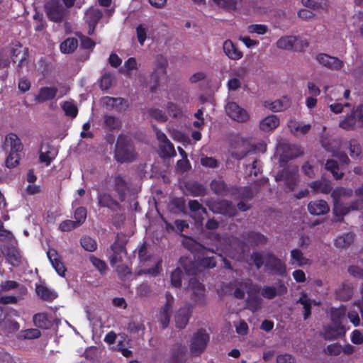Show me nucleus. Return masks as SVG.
Here are the masks:
<instances>
[{"label":"nucleus","mask_w":363,"mask_h":363,"mask_svg":"<svg viewBox=\"0 0 363 363\" xmlns=\"http://www.w3.org/2000/svg\"><path fill=\"white\" fill-rule=\"evenodd\" d=\"M3 148L6 151L10 150V152L18 153L23 150V145L16 134L10 133L6 136Z\"/></svg>","instance_id":"obj_17"},{"label":"nucleus","mask_w":363,"mask_h":363,"mask_svg":"<svg viewBox=\"0 0 363 363\" xmlns=\"http://www.w3.org/2000/svg\"><path fill=\"white\" fill-rule=\"evenodd\" d=\"M174 303V298L170 294H166V303L162 308L160 314L162 318H169L172 315V308Z\"/></svg>","instance_id":"obj_47"},{"label":"nucleus","mask_w":363,"mask_h":363,"mask_svg":"<svg viewBox=\"0 0 363 363\" xmlns=\"http://www.w3.org/2000/svg\"><path fill=\"white\" fill-rule=\"evenodd\" d=\"M57 155V151L56 149L47 144L45 147H42V151L40 154V160L41 162L45 163L46 165H49Z\"/></svg>","instance_id":"obj_29"},{"label":"nucleus","mask_w":363,"mask_h":363,"mask_svg":"<svg viewBox=\"0 0 363 363\" xmlns=\"http://www.w3.org/2000/svg\"><path fill=\"white\" fill-rule=\"evenodd\" d=\"M325 169L331 172L333 177L336 179H341L344 175V174L342 172H340V173L338 172L339 166H338L337 162L335 160H327L326 164H325Z\"/></svg>","instance_id":"obj_50"},{"label":"nucleus","mask_w":363,"mask_h":363,"mask_svg":"<svg viewBox=\"0 0 363 363\" xmlns=\"http://www.w3.org/2000/svg\"><path fill=\"white\" fill-rule=\"evenodd\" d=\"M283 169L275 176L277 182L284 181L289 184H295L296 175L298 172L297 166H282Z\"/></svg>","instance_id":"obj_14"},{"label":"nucleus","mask_w":363,"mask_h":363,"mask_svg":"<svg viewBox=\"0 0 363 363\" xmlns=\"http://www.w3.org/2000/svg\"><path fill=\"white\" fill-rule=\"evenodd\" d=\"M302 4L314 10H326L328 7V0H302Z\"/></svg>","instance_id":"obj_40"},{"label":"nucleus","mask_w":363,"mask_h":363,"mask_svg":"<svg viewBox=\"0 0 363 363\" xmlns=\"http://www.w3.org/2000/svg\"><path fill=\"white\" fill-rule=\"evenodd\" d=\"M86 22L96 26L103 16L102 11L99 9L91 7L86 11Z\"/></svg>","instance_id":"obj_35"},{"label":"nucleus","mask_w":363,"mask_h":363,"mask_svg":"<svg viewBox=\"0 0 363 363\" xmlns=\"http://www.w3.org/2000/svg\"><path fill=\"white\" fill-rule=\"evenodd\" d=\"M315 59L320 64L330 69L340 70L344 65L343 61L339 58L325 53L317 55Z\"/></svg>","instance_id":"obj_13"},{"label":"nucleus","mask_w":363,"mask_h":363,"mask_svg":"<svg viewBox=\"0 0 363 363\" xmlns=\"http://www.w3.org/2000/svg\"><path fill=\"white\" fill-rule=\"evenodd\" d=\"M262 299L260 297L252 296V294L248 295L247 300V308L252 312H255L262 308Z\"/></svg>","instance_id":"obj_42"},{"label":"nucleus","mask_w":363,"mask_h":363,"mask_svg":"<svg viewBox=\"0 0 363 363\" xmlns=\"http://www.w3.org/2000/svg\"><path fill=\"white\" fill-rule=\"evenodd\" d=\"M28 56V48H23L22 45L18 43H14L11 45V58L14 63L18 62V67H21L23 62L26 60Z\"/></svg>","instance_id":"obj_15"},{"label":"nucleus","mask_w":363,"mask_h":363,"mask_svg":"<svg viewBox=\"0 0 363 363\" xmlns=\"http://www.w3.org/2000/svg\"><path fill=\"white\" fill-rule=\"evenodd\" d=\"M125 240L121 239L118 235L116 237L114 243L110 247L111 251L110 263L111 265H114L123 261V257L126 255L125 248Z\"/></svg>","instance_id":"obj_8"},{"label":"nucleus","mask_w":363,"mask_h":363,"mask_svg":"<svg viewBox=\"0 0 363 363\" xmlns=\"http://www.w3.org/2000/svg\"><path fill=\"white\" fill-rule=\"evenodd\" d=\"M209 334L203 328L199 329L194 333L190 345L191 352L194 354L199 355L202 353L206 348L209 342Z\"/></svg>","instance_id":"obj_5"},{"label":"nucleus","mask_w":363,"mask_h":363,"mask_svg":"<svg viewBox=\"0 0 363 363\" xmlns=\"http://www.w3.org/2000/svg\"><path fill=\"white\" fill-rule=\"evenodd\" d=\"M255 287L256 286L254 285L250 280H245L241 282H235L233 295L237 298L242 299L245 297V291L249 295L255 290Z\"/></svg>","instance_id":"obj_18"},{"label":"nucleus","mask_w":363,"mask_h":363,"mask_svg":"<svg viewBox=\"0 0 363 363\" xmlns=\"http://www.w3.org/2000/svg\"><path fill=\"white\" fill-rule=\"evenodd\" d=\"M354 238L355 235L353 233H343L336 238L334 245L337 248L346 249L353 244Z\"/></svg>","instance_id":"obj_26"},{"label":"nucleus","mask_w":363,"mask_h":363,"mask_svg":"<svg viewBox=\"0 0 363 363\" xmlns=\"http://www.w3.org/2000/svg\"><path fill=\"white\" fill-rule=\"evenodd\" d=\"M277 151L279 152V163L281 166H286L289 160L301 156L303 154V151L300 146L286 142L280 143L277 146Z\"/></svg>","instance_id":"obj_3"},{"label":"nucleus","mask_w":363,"mask_h":363,"mask_svg":"<svg viewBox=\"0 0 363 363\" xmlns=\"http://www.w3.org/2000/svg\"><path fill=\"white\" fill-rule=\"evenodd\" d=\"M211 189L218 195H225L228 192V189L222 179H214L211 182Z\"/></svg>","instance_id":"obj_38"},{"label":"nucleus","mask_w":363,"mask_h":363,"mask_svg":"<svg viewBox=\"0 0 363 363\" xmlns=\"http://www.w3.org/2000/svg\"><path fill=\"white\" fill-rule=\"evenodd\" d=\"M81 245L84 250L89 252H94L96 249V241L88 236L83 237L81 239Z\"/></svg>","instance_id":"obj_56"},{"label":"nucleus","mask_w":363,"mask_h":363,"mask_svg":"<svg viewBox=\"0 0 363 363\" xmlns=\"http://www.w3.org/2000/svg\"><path fill=\"white\" fill-rule=\"evenodd\" d=\"M223 50L225 55L233 60H237L242 57V52L240 51L230 40L223 43Z\"/></svg>","instance_id":"obj_31"},{"label":"nucleus","mask_w":363,"mask_h":363,"mask_svg":"<svg viewBox=\"0 0 363 363\" xmlns=\"http://www.w3.org/2000/svg\"><path fill=\"white\" fill-rule=\"evenodd\" d=\"M296 358L289 353L278 354L276 358V363H295Z\"/></svg>","instance_id":"obj_64"},{"label":"nucleus","mask_w":363,"mask_h":363,"mask_svg":"<svg viewBox=\"0 0 363 363\" xmlns=\"http://www.w3.org/2000/svg\"><path fill=\"white\" fill-rule=\"evenodd\" d=\"M160 155L162 157H171L176 155L172 143L168 140L159 145Z\"/></svg>","instance_id":"obj_41"},{"label":"nucleus","mask_w":363,"mask_h":363,"mask_svg":"<svg viewBox=\"0 0 363 363\" xmlns=\"http://www.w3.org/2000/svg\"><path fill=\"white\" fill-rule=\"evenodd\" d=\"M242 238L245 239L250 245H259L265 244L267 241V238L260 233L255 231H249L245 233Z\"/></svg>","instance_id":"obj_28"},{"label":"nucleus","mask_w":363,"mask_h":363,"mask_svg":"<svg viewBox=\"0 0 363 363\" xmlns=\"http://www.w3.org/2000/svg\"><path fill=\"white\" fill-rule=\"evenodd\" d=\"M167 60L163 55H157L155 59V67L154 69L159 70L160 74H167Z\"/></svg>","instance_id":"obj_52"},{"label":"nucleus","mask_w":363,"mask_h":363,"mask_svg":"<svg viewBox=\"0 0 363 363\" xmlns=\"http://www.w3.org/2000/svg\"><path fill=\"white\" fill-rule=\"evenodd\" d=\"M287 292L286 286L281 282L275 286H264L260 289V294L267 299H273L277 296H282Z\"/></svg>","instance_id":"obj_10"},{"label":"nucleus","mask_w":363,"mask_h":363,"mask_svg":"<svg viewBox=\"0 0 363 363\" xmlns=\"http://www.w3.org/2000/svg\"><path fill=\"white\" fill-rule=\"evenodd\" d=\"M296 40L294 35H286L280 38L277 42V46L283 50H294V44Z\"/></svg>","instance_id":"obj_39"},{"label":"nucleus","mask_w":363,"mask_h":363,"mask_svg":"<svg viewBox=\"0 0 363 363\" xmlns=\"http://www.w3.org/2000/svg\"><path fill=\"white\" fill-rule=\"evenodd\" d=\"M57 93L56 87H42L39 90L38 94L35 96V101L38 102H44L54 99Z\"/></svg>","instance_id":"obj_30"},{"label":"nucleus","mask_w":363,"mask_h":363,"mask_svg":"<svg viewBox=\"0 0 363 363\" xmlns=\"http://www.w3.org/2000/svg\"><path fill=\"white\" fill-rule=\"evenodd\" d=\"M168 114L173 118H179L182 116V111L179 106L173 102H168L166 105Z\"/></svg>","instance_id":"obj_61"},{"label":"nucleus","mask_w":363,"mask_h":363,"mask_svg":"<svg viewBox=\"0 0 363 363\" xmlns=\"http://www.w3.org/2000/svg\"><path fill=\"white\" fill-rule=\"evenodd\" d=\"M291 257L298 266H303L310 263L309 259L303 256V253L299 249H293L291 251Z\"/></svg>","instance_id":"obj_49"},{"label":"nucleus","mask_w":363,"mask_h":363,"mask_svg":"<svg viewBox=\"0 0 363 363\" xmlns=\"http://www.w3.org/2000/svg\"><path fill=\"white\" fill-rule=\"evenodd\" d=\"M252 151L253 147L247 140H240L237 142L230 154L233 158L240 160Z\"/></svg>","instance_id":"obj_12"},{"label":"nucleus","mask_w":363,"mask_h":363,"mask_svg":"<svg viewBox=\"0 0 363 363\" xmlns=\"http://www.w3.org/2000/svg\"><path fill=\"white\" fill-rule=\"evenodd\" d=\"M48 18L55 23L62 22L69 13L60 0H50L44 5Z\"/></svg>","instance_id":"obj_2"},{"label":"nucleus","mask_w":363,"mask_h":363,"mask_svg":"<svg viewBox=\"0 0 363 363\" xmlns=\"http://www.w3.org/2000/svg\"><path fill=\"white\" fill-rule=\"evenodd\" d=\"M288 127L293 134L301 133L302 135L306 134L311 129L310 124H302L296 120H291L288 123Z\"/></svg>","instance_id":"obj_34"},{"label":"nucleus","mask_w":363,"mask_h":363,"mask_svg":"<svg viewBox=\"0 0 363 363\" xmlns=\"http://www.w3.org/2000/svg\"><path fill=\"white\" fill-rule=\"evenodd\" d=\"M167 74H160L159 70L154 69L150 74V82L153 84L150 86L151 92H155L160 86V81L164 78Z\"/></svg>","instance_id":"obj_45"},{"label":"nucleus","mask_w":363,"mask_h":363,"mask_svg":"<svg viewBox=\"0 0 363 363\" xmlns=\"http://www.w3.org/2000/svg\"><path fill=\"white\" fill-rule=\"evenodd\" d=\"M308 210L312 215L320 216L328 213L330 211V207L325 201L316 200L311 201L308 204Z\"/></svg>","instance_id":"obj_21"},{"label":"nucleus","mask_w":363,"mask_h":363,"mask_svg":"<svg viewBox=\"0 0 363 363\" xmlns=\"http://www.w3.org/2000/svg\"><path fill=\"white\" fill-rule=\"evenodd\" d=\"M102 102L106 107L116 109L118 112L125 111L128 107V101L120 97L106 96L102 99Z\"/></svg>","instance_id":"obj_19"},{"label":"nucleus","mask_w":363,"mask_h":363,"mask_svg":"<svg viewBox=\"0 0 363 363\" xmlns=\"http://www.w3.org/2000/svg\"><path fill=\"white\" fill-rule=\"evenodd\" d=\"M189 190L194 196H202L206 194L204 186L199 183H193L190 184Z\"/></svg>","instance_id":"obj_58"},{"label":"nucleus","mask_w":363,"mask_h":363,"mask_svg":"<svg viewBox=\"0 0 363 363\" xmlns=\"http://www.w3.org/2000/svg\"><path fill=\"white\" fill-rule=\"evenodd\" d=\"M225 112L227 115L233 120L243 123L249 120V114L247 111L240 107L235 102H228L225 106Z\"/></svg>","instance_id":"obj_9"},{"label":"nucleus","mask_w":363,"mask_h":363,"mask_svg":"<svg viewBox=\"0 0 363 363\" xmlns=\"http://www.w3.org/2000/svg\"><path fill=\"white\" fill-rule=\"evenodd\" d=\"M98 201L100 206L109 208H119L120 204L113 199L109 194H104L98 197Z\"/></svg>","instance_id":"obj_37"},{"label":"nucleus","mask_w":363,"mask_h":363,"mask_svg":"<svg viewBox=\"0 0 363 363\" xmlns=\"http://www.w3.org/2000/svg\"><path fill=\"white\" fill-rule=\"evenodd\" d=\"M114 190L118 193L119 199L123 201L128 190V184L124 177L118 174L114 177Z\"/></svg>","instance_id":"obj_25"},{"label":"nucleus","mask_w":363,"mask_h":363,"mask_svg":"<svg viewBox=\"0 0 363 363\" xmlns=\"http://www.w3.org/2000/svg\"><path fill=\"white\" fill-rule=\"evenodd\" d=\"M340 126L345 130H352L357 127L362 128L363 111L362 106H358L349 116L340 121Z\"/></svg>","instance_id":"obj_7"},{"label":"nucleus","mask_w":363,"mask_h":363,"mask_svg":"<svg viewBox=\"0 0 363 363\" xmlns=\"http://www.w3.org/2000/svg\"><path fill=\"white\" fill-rule=\"evenodd\" d=\"M62 108L63 111H65V113L67 116H70L72 118H74L77 116L78 113V108L77 107L69 101H65L62 106Z\"/></svg>","instance_id":"obj_54"},{"label":"nucleus","mask_w":363,"mask_h":363,"mask_svg":"<svg viewBox=\"0 0 363 363\" xmlns=\"http://www.w3.org/2000/svg\"><path fill=\"white\" fill-rule=\"evenodd\" d=\"M34 325L41 329H50L54 323V320H60V319H33Z\"/></svg>","instance_id":"obj_57"},{"label":"nucleus","mask_w":363,"mask_h":363,"mask_svg":"<svg viewBox=\"0 0 363 363\" xmlns=\"http://www.w3.org/2000/svg\"><path fill=\"white\" fill-rule=\"evenodd\" d=\"M147 113L150 117L160 122H166L168 119L165 113L159 108H151L147 110Z\"/></svg>","instance_id":"obj_51"},{"label":"nucleus","mask_w":363,"mask_h":363,"mask_svg":"<svg viewBox=\"0 0 363 363\" xmlns=\"http://www.w3.org/2000/svg\"><path fill=\"white\" fill-rule=\"evenodd\" d=\"M279 125V119L275 115H271L265 117L259 123V128L265 132L271 131L275 129Z\"/></svg>","instance_id":"obj_32"},{"label":"nucleus","mask_w":363,"mask_h":363,"mask_svg":"<svg viewBox=\"0 0 363 363\" xmlns=\"http://www.w3.org/2000/svg\"><path fill=\"white\" fill-rule=\"evenodd\" d=\"M351 209L350 208V205L342 206L337 203L335 205L333 208V213L335 214V216L339 217L337 221H342L343 220V216L349 213Z\"/></svg>","instance_id":"obj_55"},{"label":"nucleus","mask_w":363,"mask_h":363,"mask_svg":"<svg viewBox=\"0 0 363 363\" xmlns=\"http://www.w3.org/2000/svg\"><path fill=\"white\" fill-rule=\"evenodd\" d=\"M189 287L192 290L193 294L195 296V301H201L204 294V286L199 283L194 277L189 279Z\"/></svg>","instance_id":"obj_33"},{"label":"nucleus","mask_w":363,"mask_h":363,"mask_svg":"<svg viewBox=\"0 0 363 363\" xmlns=\"http://www.w3.org/2000/svg\"><path fill=\"white\" fill-rule=\"evenodd\" d=\"M263 105L265 108H269L273 112H279L289 108L291 106V103L289 99L284 96L273 102L265 101H264Z\"/></svg>","instance_id":"obj_22"},{"label":"nucleus","mask_w":363,"mask_h":363,"mask_svg":"<svg viewBox=\"0 0 363 363\" xmlns=\"http://www.w3.org/2000/svg\"><path fill=\"white\" fill-rule=\"evenodd\" d=\"M346 330L341 319H331V322L323 327V338L333 340L345 335Z\"/></svg>","instance_id":"obj_6"},{"label":"nucleus","mask_w":363,"mask_h":363,"mask_svg":"<svg viewBox=\"0 0 363 363\" xmlns=\"http://www.w3.org/2000/svg\"><path fill=\"white\" fill-rule=\"evenodd\" d=\"M206 206L214 213H219L228 217H233L237 214V208L232 202L228 200H207Z\"/></svg>","instance_id":"obj_4"},{"label":"nucleus","mask_w":363,"mask_h":363,"mask_svg":"<svg viewBox=\"0 0 363 363\" xmlns=\"http://www.w3.org/2000/svg\"><path fill=\"white\" fill-rule=\"evenodd\" d=\"M250 257L257 269H260L264 264H265V255L263 256L259 252H252Z\"/></svg>","instance_id":"obj_62"},{"label":"nucleus","mask_w":363,"mask_h":363,"mask_svg":"<svg viewBox=\"0 0 363 363\" xmlns=\"http://www.w3.org/2000/svg\"><path fill=\"white\" fill-rule=\"evenodd\" d=\"M267 181V180L265 179H259L254 183L253 188L251 186H244L241 188L239 191L240 198L247 200L252 199L254 196L259 191L261 186L266 184Z\"/></svg>","instance_id":"obj_16"},{"label":"nucleus","mask_w":363,"mask_h":363,"mask_svg":"<svg viewBox=\"0 0 363 363\" xmlns=\"http://www.w3.org/2000/svg\"><path fill=\"white\" fill-rule=\"evenodd\" d=\"M330 192L335 205L338 203L342 196H351L352 193V190H347L343 187H337Z\"/></svg>","instance_id":"obj_46"},{"label":"nucleus","mask_w":363,"mask_h":363,"mask_svg":"<svg viewBox=\"0 0 363 363\" xmlns=\"http://www.w3.org/2000/svg\"><path fill=\"white\" fill-rule=\"evenodd\" d=\"M35 292L38 296L45 301H52L57 298V293L45 284H36Z\"/></svg>","instance_id":"obj_23"},{"label":"nucleus","mask_w":363,"mask_h":363,"mask_svg":"<svg viewBox=\"0 0 363 363\" xmlns=\"http://www.w3.org/2000/svg\"><path fill=\"white\" fill-rule=\"evenodd\" d=\"M48 257L59 275L64 277L66 269L62 261L59 259L57 251L54 249L49 250L48 252Z\"/></svg>","instance_id":"obj_27"},{"label":"nucleus","mask_w":363,"mask_h":363,"mask_svg":"<svg viewBox=\"0 0 363 363\" xmlns=\"http://www.w3.org/2000/svg\"><path fill=\"white\" fill-rule=\"evenodd\" d=\"M349 149L350 156L354 159H357L361 154V147L359 144L355 140H351L349 143Z\"/></svg>","instance_id":"obj_59"},{"label":"nucleus","mask_w":363,"mask_h":363,"mask_svg":"<svg viewBox=\"0 0 363 363\" xmlns=\"http://www.w3.org/2000/svg\"><path fill=\"white\" fill-rule=\"evenodd\" d=\"M86 218V210L84 207H79L76 209L74 212V218L76 223L79 226L84 221Z\"/></svg>","instance_id":"obj_63"},{"label":"nucleus","mask_w":363,"mask_h":363,"mask_svg":"<svg viewBox=\"0 0 363 363\" xmlns=\"http://www.w3.org/2000/svg\"><path fill=\"white\" fill-rule=\"evenodd\" d=\"M265 266L276 274L283 275L286 272L285 264L272 253L265 255Z\"/></svg>","instance_id":"obj_11"},{"label":"nucleus","mask_w":363,"mask_h":363,"mask_svg":"<svg viewBox=\"0 0 363 363\" xmlns=\"http://www.w3.org/2000/svg\"><path fill=\"white\" fill-rule=\"evenodd\" d=\"M189 207L191 212L195 213V218L202 220L203 218L201 216L200 211L203 213H207L206 209L202 206L201 203L196 200H190L189 201Z\"/></svg>","instance_id":"obj_43"},{"label":"nucleus","mask_w":363,"mask_h":363,"mask_svg":"<svg viewBox=\"0 0 363 363\" xmlns=\"http://www.w3.org/2000/svg\"><path fill=\"white\" fill-rule=\"evenodd\" d=\"M41 333L38 329L36 328H31V329H27L21 331V337L23 339H35L40 337Z\"/></svg>","instance_id":"obj_60"},{"label":"nucleus","mask_w":363,"mask_h":363,"mask_svg":"<svg viewBox=\"0 0 363 363\" xmlns=\"http://www.w3.org/2000/svg\"><path fill=\"white\" fill-rule=\"evenodd\" d=\"M310 186L315 191L323 194H328L332 190L330 182L326 179L313 182Z\"/></svg>","instance_id":"obj_36"},{"label":"nucleus","mask_w":363,"mask_h":363,"mask_svg":"<svg viewBox=\"0 0 363 363\" xmlns=\"http://www.w3.org/2000/svg\"><path fill=\"white\" fill-rule=\"evenodd\" d=\"M78 41L74 38H69L60 45V50L63 53H71L77 48Z\"/></svg>","instance_id":"obj_44"},{"label":"nucleus","mask_w":363,"mask_h":363,"mask_svg":"<svg viewBox=\"0 0 363 363\" xmlns=\"http://www.w3.org/2000/svg\"><path fill=\"white\" fill-rule=\"evenodd\" d=\"M336 298L340 301H348L353 295V287L352 284L347 281H344L335 290Z\"/></svg>","instance_id":"obj_24"},{"label":"nucleus","mask_w":363,"mask_h":363,"mask_svg":"<svg viewBox=\"0 0 363 363\" xmlns=\"http://www.w3.org/2000/svg\"><path fill=\"white\" fill-rule=\"evenodd\" d=\"M179 262L188 275H194L196 274V267L194 262L187 257H181Z\"/></svg>","instance_id":"obj_48"},{"label":"nucleus","mask_w":363,"mask_h":363,"mask_svg":"<svg viewBox=\"0 0 363 363\" xmlns=\"http://www.w3.org/2000/svg\"><path fill=\"white\" fill-rule=\"evenodd\" d=\"M115 158L120 162H132L135 158L134 148L128 137L120 135L115 150Z\"/></svg>","instance_id":"obj_1"},{"label":"nucleus","mask_w":363,"mask_h":363,"mask_svg":"<svg viewBox=\"0 0 363 363\" xmlns=\"http://www.w3.org/2000/svg\"><path fill=\"white\" fill-rule=\"evenodd\" d=\"M104 119L106 126L110 130L117 129L121 125L120 120L115 116L105 115Z\"/></svg>","instance_id":"obj_53"},{"label":"nucleus","mask_w":363,"mask_h":363,"mask_svg":"<svg viewBox=\"0 0 363 363\" xmlns=\"http://www.w3.org/2000/svg\"><path fill=\"white\" fill-rule=\"evenodd\" d=\"M2 253L11 265L18 266L21 263V256L16 247L11 245H4L2 248Z\"/></svg>","instance_id":"obj_20"}]
</instances>
